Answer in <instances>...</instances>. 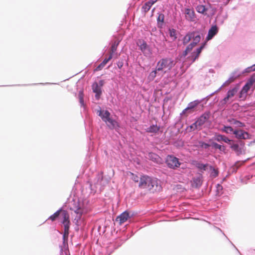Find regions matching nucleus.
Segmentation results:
<instances>
[{
	"label": "nucleus",
	"mask_w": 255,
	"mask_h": 255,
	"mask_svg": "<svg viewBox=\"0 0 255 255\" xmlns=\"http://www.w3.org/2000/svg\"><path fill=\"white\" fill-rule=\"evenodd\" d=\"M138 187L146 192H154L159 191L161 188L158 179L146 175L140 177Z\"/></svg>",
	"instance_id": "obj_1"
},
{
	"label": "nucleus",
	"mask_w": 255,
	"mask_h": 255,
	"mask_svg": "<svg viewBox=\"0 0 255 255\" xmlns=\"http://www.w3.org/2000/svg\"><path fill=\"white\" fill-rule=\"evenodd\" d=\"M98 112V115L101 117L103 121L107 124L110 128H115L119 127L118 123L110 118L111 114L109 111L100 110Z\"/></svg>",
	"instance_id": "obj_2"
},
{
	"label": "nucleus",
	"mask_w": 255,
	"mask_h": 255,
	"mask_svg": "<svg viewBox=\"0 0 255 255\" xmlns=\"http://www.w3.org/2000/svg\"><path fill=\"white\" fill-rule=\"evenodd\" d=\"M174 65L175 63L171 58H163L159 60L157 63V70L160 71L165 69L170 70Z\"/></svg>",
	"instance_id": "obj_3"
},
{
	"label": "nucleus",
	"mask_w": 255,
	"mask_h": 255,
	"mask_svg": "<svg viewBox=\"0 0 255 255\" xmlns=\"http://www.w3.org/2000/svg\"><path fill=\"white\" fill-rule=\"evenodd\" d=\"M255 82V78L252 77L247 82L246 84L244 86L242 90L241 91L239 95V98L242 100H245L247 96V93L251 89L253 84Z\"/></svg>",
	"instance_id": "obj_4"
},
{
	"label": "nucleus",
	"mask_w": 255,
	"mask_h": 255,
	"mask_svg": "<svg viewBox=\"0 0 255 255\" xmlns=\"http://www.w3.org/2000/svg\"><path fill=\"white\" fill-rule=\"evenodd\" d=\"M166 163L168 167L175 169L180 165L179 159L172 155H168L166 157Z\"/></svg>",
	"instance_id": "obj_5"
},
{
	"label": "nucleus",
	"mask_w": 255,
	"mask_h": 255,
	"mask_svg": "<svg viewBox=\"0 0 255 255\" xmlns=\"http://www.w3.org/2000/svg\"><path fill=\"white\" fill-rule=\"evenodd\" d=\"M239 90L238 87H235L233 89L229 90L227 92V96L222 100L221 103L222 104H226L227 103H231L233 100L232 98L237 93Z\"/></svg>",
	"instance_id": "obj_6"
},
{
	"label": "nucleus",
	"mask_w": 255,
	"mask_h": 255,
	"mask_svg": "<svg viewBox=\"0 0 255 255\" xmlns=\"http://www.w3.org/2000/svg\"><path fill=\"white\" fill-rule=\"evenodd\" d=\"M210 116V113L206 112L202 115L195 122V124L197 125L200 130L202 129V126L209 120Z\"/></svg>",
	"instance_id": "obj_7"
},
{
	"label": "nucleus",
	"mask_w": 255,
	"mask_h": 255,
	"mask_svg": "<svg viewBox=\"0 0 255 255\" xmlns=\"http://www.w3.org/2000/svg\"><path fill=\"white\" fill-rule=\"evenodd\" d=\"M234 134H235L236 138L240 139L251 138V135L248 132L242 129L235 130L234 131Z\"/></svg>",
	"instance_id": "obj_8"
},
{
	"label": "nucleus",
	"mask_w": 255,
	"mask_h": 255,
	"mask_svg": "<svg viewBox=\"0 0 255 255\" xmlns=\"http://www.w3.org/2000/svg\"><path fill=\"white\" fill-rule=\"evenodd\" d=\"M231 148L238 155L246 153V149L244 143H241L240 145L238 144H233L231 145Z\"/></svg>",
	"instance_id": "obj_9"
},
{
	"label": "nucleus",
	"mask_w": 255,
	"mask_h": 255,
	"mask_svg": "<svg viewBox=\"0 0 255 255\" xmlns=\"http://www.w3.org/2000/svg\"><path fill=\"white\" fill-rule=\"evenodd\" d=\"M60 216L62 218V224L64 228H70L69 215L67 211L62 210L60 212Z\"/></svg>",
	"instance_id": "obj_10"
},
{
	"label": "nucleus",
	"mask_w": 255,
	"mask_h": 255,
	"mask_svg": "<svg viewBox=\"0 0 255 255\" xmlns=\"http://www.w3.org/2000/svg\"><path fill=\"white\" fill-rule=\"evenodd\" d=\"M185 16L186 20L189 21L196 20V15L193 9L186 8L184 10Z\"/></svg>",
	"instance_id": "obj_11"
},
{
	"label": "nucleus",
	"mask_w": 255,
	"mask_h": 255,
	"mask_svg": "<svg viewBox=\"0 0 255 255\" xmlns=\"http://www.w3.org/2000/svg\"><path fill=\"white\" fill-rule=\"evenodd\" d=\"M204 45L205 44H203L199 48H197L196 51L192 52L191 53V55L190 56H189L188 58L192 60V62H194L196 60V59H197L199 57L202 49L204 47Z\"/></svg>",
	"instance_id": "obj_12"
},
{
	"label": "nucleus",
	"mask_w": 255,
	"mask_h": 255,
	"mask_svg": "<svg viewBox=\"0 0 255 255\" xmlns=\"http://www.w3.org/2000/svg\"><path fill=\"white\" fill-rule=\"evenodd\" d=\"M92 90L94 93L96 94L95 98L98 100L102 94V88L99 86L97 82H94L92 85Z\"/></svg>",
	"instance_id": "obj_13"
},
{
	"label": "nucleus",
	"mask_w": 255,
	"mask_h": 255,
	"mask_svg": "<svg viewBox=\"0 0 255 255\" xmlns=\"http://www.w3.org/2000/svg\"><path fill=\"white\" fill-rule=\"evenodd\" d=\"M192 39L193 42H191L189 45H191V47L193 48L198 43H199L201 39L200 34L197 32H192Z\"/></svg>",
	"instance_id": "obj_14"
},
{
	"label": "nucleus",
	"mask_w": 255,
	"mask_h": 255,
	"mask_svg": "<svg viewBox=\"0 0 255 255\" xmlns=\"http://www.w3.org/2000/svg\"><path fill=\"white\" fill-rule=\"evenodd\" d=\"M218 31V27L216 25L212 26L209 30L208 35L206 37L207 40H211L215 35L217 34Z\"/></svg>",
	"instance_id": "obj_15"
},
{
	"label": "nucleus",
	"mask_w": 255,
	"mask_h": 255,
	"mask_svg": "<svg viewBox=\"0 0 255 255\" xmlns=\"http://www.w3.org/2000/svg\"><path fill=\"white\" fill-rule=\"evenodd\" d=\"M158 0H149L146 1L142 6V10L144 13H146L149 10L152 5L154 4Z\"/></svg>",
	"instance_id": "obj_16"
},
{
	"label": "nucleus",
	"mask_w": 255,
	"mask_h": 255,
	"mask_svg": "<svg viewBox=\"0 0 255 255\" xmlns=\"http://www.w3.org/2000/svg\"><path fill=\"white\" fill-rule=\"evenodd\" d=\"M129 218V213L128 211H125L117 217V221H119L120 224L121 225L126 222Z\"/></svg>",
	"instance_id": "obj_17"
},
{
	"label": "nucleus",
	"mask_w": 255,
	"mask_h": 255,
	"mask_svg": "<svg viewBox=\"0 0 255 255\" xmlns=\"http://www.w3.org/2000/svg\"><path fill=\"white\" fill-rule=\"evenodd\" d=\"M228 122L231 125H235L236 128H242L245 126V124L237 121L234 119H230L228 120Z\"/></svg>",
	"instance_id": "obj_18"
},
{
	"label": "nucleus",
	"mask_w": 255,
	"mask_h": 255,
	"mask_svg": "<svg viewBox=\"0 0 255 255\" xmlns=\"http://www.w3.org/2000/svg\"><path fill=\"white\" fill-rule=\"evenodd\" d=\"M138 45L139 46L140 50L144 53L146 54V51L148 50V46L145 41L143 40H139Z\"/></svg>",
	"instance_id": "obj_19"
},
{
	"label": "nucleus",
	"mask_w": 255,
	"mask_h": 255,
	"mask_svg": "<svg viewBox=\"0 0 255 255\" xmlns=\"http://www.w3.org/2000/svg\"><path fill=\"white\" fill-rule=\"evenodd\" d=\"M192 186L195 187H198L202 185V181L201 176L195 177L192 180Z\"/></svg>",
	"instance_id": "obj_20"
},
{
	"label": "nucleus",
	"mask_w": 255,
	"mask_h": 255,
	"mask_svg": "<svg viewBox=\"0 0 255 255\" xmlns=\"http://www.w3.org/2000/svg\"><path fill=\"white\" fill-rule=\"evenodd\" d=\"M148 158L149 159H150V160H152L153 161L156 162V163L159 162L160 160V158L159 157V156L158 155H157L155 153H152V152L148 153Z\"/></svg>",
	"instance_id": "obj_21"
},
{
	"label": "nucleus",
	"mask_w": 255,
	"mask_h": 255,
	"mask_svg": "<svg viewBox=\"0 0 255 255\" xmlns=\"http://www.w3.org/2000/svg\"><path fill=\"white\" fill-rule=\"evenodd\" d=\"M119 41H115L111 46L110 51V55L111 56L112 58L113 57V54L116 51L117 49V47L119 44Z\"/></svg>",
	"instance_id": "obj_22"
},
{
	"label": "nucleus",
	"mask_w": 255,
	"mask_h": 255,
	"mask_svg": "<svg viewBox=\"0 0 255 255\" xmlns=\"http://www.w3.org/2000/svg\"><path fill=\"white\" fill-rule=\"evenodd\" d=\"M196 11L203 14H206L208 9L205 7V5L200 4L197 6L196 7Z\"/></svg>",
	"instance_id": "obj_23"
},
{
	"label": "nucleus",
	"mask_w": 255,
	"mask_h": 255,
	"mask_svg": "<svg viewBox=\"0 0 255 255\" xmlns=\"http://www.w3.org/2000/svg\"><path fill=\"white\" fill-rule=\"evenodd\" d=\"M112 59V56H109L108 58H105L102 62L96 68V71L101 70L106 65V64Z\"/></svg>",
	"instance_id": "obj_24"
},
{
	"label": "nucleus",
	"mask_w": 255,
	"mask_h": 255,
	"mask_svg": "<svg viewBox=\"0 0 255 255\" xmlns=\"http://www.w3.org/2000/svg\"><path fill=\"white\" fill-rule=\"evenodd\" d=\"M200 102L198 101H195L194 102H191L189 104L188 106L184 110V111H187L189 110H191L196 107L199 104Z\"/></svg>",
	"instance_id": "obj_25"
},
{
	"label": "nucleus",
	"mask_w": 255,
	"mask_h": 255,
	"mask_svg": "<svg viewBox=\"0 0 255 255\" xmlns=\"http://www.w3.org/2000/svg\"><path fill=\"white\" fill-rule=\"evenodd\" d=\"M192 32L188 33L183 39V43L184 45H186L192 39Z\"/></svg>",
	"instance_id": "obj_26"
},
{
	"label": "nucleus",
	"mask_w": 255,
	"mask_h": 255,
	"mask_svg": "<svg viewBox=\"0 0 255 255\" xmlns=\"http://www.w3.org/2000/svg\"><path fill=\"white\" fill-rule=\"evenodd\" d=\"M159 130V127L156 125H152L146 129V131L148 132L155 133Z\"/></svg>",
	"instance_id": "obj_27"
},
{
	"label": "nucleus",
	"mask_w": 255,
	"mask_h": 255,
	"mask_svg": "<svg viewBox=\"0 0 255 255\" xmlns=\"http://www.w3.org/2000/svg\"><path fill=\"white\" fill-rule=\"evenodd\" d=\"M196 167L197 168H198V169H199L200 170H206L207 169V167L210 166H209V165L208 164H202L201 163H200V162H196V164H195Z\"/></svg>",
	"instance_id": "obj_28"
},
{
	"label": "nucleus",
	"mask_w": 255,
	"mask_h": 255,
	"mask_svg": "<svg viewBox=\"0 0 255 255\" xmlns=\"http://www.w3.org/2000/svg\"><path fill=\"white\" fill-rule=\"evenodd\" d=\"M216 140L218 141H224L226 143H229L231 141V140L229 139L228 137L223 135H218L216 137Z\"/></svg>",
	"instance_id": "obj_29"
},
{
	"label": "nucleus",
	"mask_w": 255,
	"mask_h": 255,
	"mask_svg": "<svg viewBox=\"0 0 255 255\" xmlns=\"http://www.w3.org/2000/svg\"><path fill=\"white\" fill-rule=\"evenodd\" d=\"M74 212L77 215V217L80 218L83 213V209L79 206H77L74 210Z\"/></svg>",
	"instance_id": "obj_30"
},
{
	"label": "nucleus",
	"mask_w": 255,
	"mask_h": 255,
	"mask_svg": "<svg viewBox=\"0 0 255 255\" xmlns=\"http://www.w3.org/2000/svg\"><path fill=\"white\" fill-rule=\"evenodd\" d=\"M159 71L158 70H157V67H156V69L154 71H152V72H150V73L149 74V76H148V79L150 80H153L155 77L157 76V75L158 74V72Z\"/></svg>",
	"instance_id": "obj_31"
},
{
	"label": "nucleus",
	"mask_w": 255,
	"mask_h": 255,
	"mask_svg": "<svg viewBox=\"0 0 255 255\" xmlns=\"http://www.w3.org/2000/svg\"><path fill=\"white\" fill-rule=\"evenodd\" d=\"M69 228H64V231L63 235V240L64 242L67 241L68 236H69Z\"/></svg>",
	"instance_id": "obj_32"
},
{
	"label": "nucleus",
	"mask_w": 255,
	"mask_h": 255,
	"mask_svg": "<svg viewBox=\"0 0 255 255\" xmlns=\"http://www.w3.org/2000/svg\"><path fill=\"white\" fill-rule=\"evenodd\" d=\"M61 211V209L59 210L57 212H56L55 213H54L52 215H51L49 217V219L51 220L52 221H54L56 220V219L60 215V212Z\"/></svg>",
	"instance_id": "obj_33"
},
{
	"label": "nucleus",
	"mask_w": 255,
	"mask_h": 255,
	"mask_svg": "<svg viewBox=\"0 0 255 255\" xmlns=\"http://www.w3.org/2000/svg\"><path fill=\"white\" fill-rule=\"evenodd\" d=\"M223 131L227 133H234V131L233 128L230 126H224V128L223 129Z\"/></svg>",
	"instance_id": "obj_34"
},
{
	"label": "nucleus",
	"mask_w": 255,
	"mask_h": 255,
	"mask_svg": "<svg viewBox=\"0 0 255 255\" xmlns=\"http://www.w3.org/2000/svg\"><path fill=\"white\" fill-rule=\"evenodd\" d=\"M187 129L190 132L194 131L196 129L200 130L198 127H197V125L195 124V122L192 124L191 126H189Z\"/></svg>",
	"instance_id": "obj_35"
},
{
	"label": "nucleus",
	"mask_w": 255,
	"mask_h": 255,
	"mask_svg": "<svg viewBox=\"0 0 255 255\" xmlns=\"http://www.w3.org/2000/svg\"><path fill=\"white\" fill-rule=\"evenodd\" d=\"M239 76H235L234 75L231 76L228 80L225 83V85H228L231 83L233 82L236 79L239 77Z\"/></svg>",
	"instance_id": "obj_36"
},
{
	"label": "nucleus",
	"mask_w": 255,
	"mask_h": 255,
	"mask_svg": "<svg viewBox=\"0 0 255 255\" xmlns=\"http://www.w3.org/2000/svg\"><path fill=\"white\" fill-rule=\"evenodd\" d=\"M210 169L212 171L211 175L214 177H216L218 175V171L213 168L212 166H209Z\"/></svg>",
	"instance_id": "obj_37"
},
{
	"label": "nucleus",
	"mask_w": 255,
	"mask_h": 255,
	"mask_svg": "<svg viewBox=\"0 0 255 255\" xmlns=\"http://www.w3.org/2000/svg\"><path fill=\"white\" fill-rule=\"evenodd\" d=\"M193 49V48L191 47V45H188L187 47H186V49L183 51V53H182V56L183 57H185L187 56V55L188 54V53L190 52Z\"/></svg>",
	"instance_id": "obj_38"
},
{
	"label": "nucleus",
	"mask_w": 255,
	"mask_h": 255,
	"mask_svg": "<svg viewBox=\"0 0 255 255\" xmlns=\"http://www.w3.org/2000/svg\"><path fill=\"white\" fill-rule=\"evenodd\" d=\"M84 95L82 91H80L79 94V102L82 106H84Z\"/></svg>",
	"instance_id": "obj_39"
},
{
	"label": "nucleus",
	"mask_w": 255,
	"mask_h": 255,
	"mask_svg": "<svg viewBox=\"0 0 255 255\" xmlns=\"http://www.w3.org/2000/svg\"><path fill=\"white\" fill-rule=\"evenodd\" d=\"M213 146L215 148H217V149H220V150H222L224 148V146H222V145L217 143H215V142H214L213 143Z\"/></svg>",
	"instance_id": "obj_40"
},
{
	"label": "nucleus",
	"mask_w": 255,
	"mask_h": 255,
	"mask_svg": "<svg viewBox=\"0 0 255 255\" xmlns=\"http://www.w3.org/2000/svg\"><path fill=\"white\" fill-rule=\"evenodd\" d=\"M200 144L201 147L205 149H207L210 146V144L204 142H200Z\"/></svg>",
	"instance_id": "obj_41"
},
{
	"label": "nucleus",
	"mask_w": 255,
	"mask_h": 255,
	"mask_svg": "<svg viewBox=\"0 0 255 255\" xmlns=\"http://www.w3.org/2000/svg\"><path fill=\"white\" fill-rule=\"evenodd\" d=\"M164 18V14H159L158 16V18H157V20L158 21H160V22H163Z\"/></svg>",
	"instance_id": "obj_42"
},
{
	"label": "nucleus",
	"mask_w": 255,
	"mask_h": 255,
	"mask_svg": "<svg viewBox=\"0 0 255 255\" xmlns=\"http://www.w3.org/2000/svg\"><path fill=\"white\" fill-rule=\"evenodd\" d=\"M132 174V179L135 182H138V178L136 175H134L133 173Z\"/></svg>",
	"instance_id": "obj_43"
},
{
	"label": "nucleus",
	"mask_w": 255,
	"mask_h": 255,
	"mask_svg": "<svg viewBox=\"0 0 255 255\" xmlns=\"http://www.w3.org/2000/svg\"><path fill=\"white\" fill-rule=\"evenodd\" d=\"M104 81L103 80H101L99 83H98L99 85V86H100L101 88L103 86L104 84Z\"/></svg>",
	"instance_id": "obj_44"
},
{
	"label": "nucleus",
	"mask_w": 255,
	"mask_h": 255,
	"mask_svg": "<svg viewBox=\"0 0 255 255\" xmlns=\"http://www.w3.org/2000/svg\"><path fill=\"white\" fill-rule=\"evenodd\" d=\"M170 35L171 37H174V38H176V37H175V31L174 30L171 31Z\"/></svg>",
	"instance_id": "obj_45"
},
{
	"label": "nucleus",
	"mask_w": 255,
	"mask_h": 255,
	"mask_svg": "<svg viewBox=\"0 0 255 255\" xmlns=\"http://www.w3.org/2000/svg\"><path fill=\"white\" fill-rule=\"evenodd\" d=\"M253 66H252L251 67H248L247 69H246V72H250L251 71H253Z\"/></svg>",
	"instance_id": "obj_46"
},
{
	"label": "nucleus",
	"mask_w": 255,
	"mask_h": 255,
	"mask_svg": "<svg viewBox=\"0 0 255 255\" xmlns=\"http://www.w3.org/2000/svg\"><path fill=\"white\" fill-rule=\"evenodd\" d=\"M118 66L119 68H121L123 66V64H118Z\"/></svg>",
	"instance_id": "obj_47"
},
{
	"label": "nucleus",
	"mask_w": 255,
	"mask_h": 255,
	"mask_svg": "<svg viewBox=\"0 0 255 255\" xmlns=\"http://www.w3.org/2000/svg\"><path fill=\"white\" fill-rule=\"evenodd\" d=\"M253 71H255V64H254V65L253 66Z\"/></svg>",
	"instance_id": "obj_48"
}]
</instances>
